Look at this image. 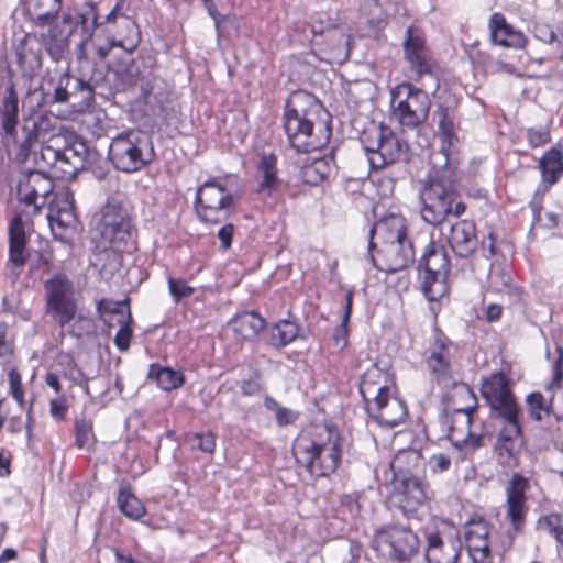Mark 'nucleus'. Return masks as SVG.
<instances>
[{
  "instance_id": "nucleus-1",
  "label": "nucleus",
  "mask_w": 563,
  "mask_h": 563,
  "mask_svg": "<svg viewBox=\"0 0 563 563\" xmlns=\"http://www.w3.org/2000/svg\"><path fill=\"white\" fill-rule=\"evenodd\" d=\"M321 111V103L306 91H295L287 99L284 129L291 147L298 153L319 150L328 142L331 131L318 122Z\"/></svg>"
},
{
  "instance_id": "nucleus-2",
  "label": "nucleus",
  "mask_w": 563,
  "mask_h": 563,
  "mask_svg": "<svg viewBox=\"0 0 563 563\" xmlns=\"http://www.w3.org/2000/svg\"><path fill=\"white\" fill-rule=\"evenodd\" d=\"M432 163L433 170L421 181L419 189L420 214L426 223L439 227L451 214L462 216L466 206L459 200L456 165Z\"/></svg>"
},
{
  "instance_id": "nucleus-3",
  "label": "nucleus",
  "mask_w": 563,
  "mask_h": 563,
  "mask_svg": "<svg viewBox=\"0 0 563 563\" xmlns=\"http://www.w3.org/2000/svg\"><path fill=\"white\" fill-rule=\"evenodd\" d=\"M390 490L387 503L406 517H413L429 498V485L421 476V456L415 451L398 452L389 464Z\"/></svg>"
},
{
  "instance_id": "nucleus-4",
  "label": "nucleus",
  "mask_w": 563,
  "mask_h": 563,
  "mask_svg": "<svg viewBox=\"0 0 563 563\" xmlns=\"http://www.w3.org/2000/svg\"><path fill=\"white\" fill-rule=\"evenodd\" d=\"M96 230L102 243L111 246L102 255L112 262L113 269L118 268L123 250L133 245L135 234L131 208L123 195L108 198L98 214Z\"/></svg>"
},
{
  "instance_id": "nucleus-5",
  "label": "nucleus",
  "mask_w": 563,
  "mask_h": 563,
  "mask_svg": "<svg viewBox=\"0 0 563 563\" xmlns=\"http://www.w3.org/2000/svg\"><path fill=\"white\" fill-rule=\"evenodd\" d=\"M123 1L117 2L114 8L107 14L106 22L115 24L122 29L124 34L110 35L104 30H92L88 37L79 44L78 58L91 60L92 63L104 60L114 46L122 47L126 52H133L141 42V32L134 20L122 12Z\"/></svg>"
},
{
  "instance_id": "nucleus-6",
  "label": "nucleus",
  "mask_w": 563,
  "mask_h": 563,
  "mask_svg": "<svg viewBox=\"0 0 563 563\" xmlns=\"http://www.w3.org/2000/svg\"><path fill=\"white\" fill-rule=\"evenodd\" d=\"M461 398L466 401L463 407L453 408L449 415L444 411L440 416V422L446 430V437L454 448L459 450L474 451L482 446V433L475 426L477 411V398L473 390L464 383L454 384L453 399ZM455 404L456 400H453Z\"/></svg>"
},
{
  "instance_id": "nucleus-7",
  "label": "nucleus",
  "mask_w": 563,
  "mask_h": 563,
  "mask_svg": "<svg viewBox=\"0 0 563 563\" xmlns=\"http://www.w3.org/2000/svg\"><path fill=\"white\" fill-rule=\"evenodd\" d=\"M151 140L140 130L129 129L112 137L108 157L113 166L123 173H135L147 166L154 158Z\"/></svg>"
},
{
  "instance_id": "nucleus-8",
  "label": "nucleus",
  "mask_w": 563,
  "mask_h": 563,
  "mask_svg": "<svg viewBox=\"0 0 563 563\" xmlns=\"http://www.w3.org/2000/svg\"><path fill=\"white\" fill-rule=\"evenodd\" d=\"M118 78L124 87H140V97L144 104L148 107L150 115H162L165 97L159 85L161 80L153 74L152 57H139L131 60L118 70Z\"/></svg>"
},
{
  "instance_id": "nucleus-9",
  "label": "nucleus",
  "mask_w": 563,
  "mask_h": 563,
  "mask_svg": "<svg viewBox=\"0 0 563 563\" xmlns=\"http://www.w3.org/2000/svg\"><path fill=\"white\" fill-rule=\"evenodd\" d=\"M431 100L426 91L409 82H401L390 90L391 118L402 129H416L430 113Z\"/></svg>"
},
{
  "instance_id": "nucleus-10",
  "label": "nucleus",
  "mask_w": 563,
  "mask_h": 563,
  "mask_svg": "<svg viewBox=\"0 0 563 563\" xmlns=\"http://www.w3.org/2000/svg\"><path fill=\"white\" fill-rule=\"evenodd\" d=\"M325 440L309 441L305 444L301 440L298 444L297 462L316 477L329 476L339 467L341 450L339 434L324 429Z\"/></svg>"
},
{
  "instance_id": "nucleus-11",
  "label": "nucleus",
  "mask_w": 563,
  "mask_h": 563,
  "mask_svg": "<svg viewBox=\"0 0 563 563\" xmlns=\"http://www.w3.org/2000/svg\"><path fill=\"white\" fill-rule=\"evenodd\" d=\"M373 549L393 562L411 561L420 550V540L411 528L398 525H383L374 531Z\"/></svg>"
},
{
  "instance_id": "nucleus-12",
  "label": "nucleus",
  "mask_w": 563,
  "mask_h": 563,
  "mask_svg": "<svg viewBox=\"0 0 563 563\" xmlns=\"http://www.w3.org/2000/svg\"><path fill=\"white\" fill-rule=\"evenodd\" d=\"M419 279L428 300L441 298L446 289V278L450 273V258L445 246L431 241L426 247L419 262Z\"/></svg>"
},
{
  "instance_id": "nucleus-13",
  "label": "nucleus",
  "mask_w": 563,
  "mask_h": 563,
  "mask_svg": "<svg viewBox=\"0 0 563 563\" xmlns=\"http://www.w3.org/2000/svg\"><path fill=\"white\" fill-rule=\"evenodd\" d=\"M361 142L374 169L408 161V144L386 128L379 126L365 132Z\"/></svg>"
},
{
  "instance_id": "nucleus-14",
  "label": "nucleus",
  "mask_w": 563,
  "mask_h": 563,
  "mask_svg": "<svg viewBox=\"0 0 563 563\" xmlns=\"http://www.w3.org/2000/svg\"><path fill=\"white\" fill-rule=\"evenodd\" d=\"M46 312L60 327L68 324L77 313L76 291L64 274H56L44 283Z\"/></svg>"
},
{
  "instance_id": "nucleus-15",
  "label": "nucleus",
  "mask_w": 563,
  "mask_h": 563,
  "mask_svg": "<svg viewBox=\"0 0 563 563\" xmlns=\"http://www.w3.org/2000/svg\"><path fill=\"white\" fill-rule=\"evenodd\" d=\"M445 523L431 518L423 528L427 540L424 556L428 563H456L462 551V540L457 532L446 531Z\"/></svg>"
},
{
  "instance_id": "nucleus-16",
  "label": "nucleus",
  "mask_w": 563,
  "mask_h": 563,
  "mask_svg": "<svg viewBox=\"0 0 563 563\" xmlns=\"http://www.w3.org/2000/svg\"><path fill=\"white\" fill-rule=\"evenodd\" d=\"M234 205V198L216 180L203 183L196 194V210L203 222L218 223L224 220Z\"/></svg>"
},
{
  "instance_id": "nucleus-17",
  "label": "nucleus",
  "mask_w": 563,
  "mask_h": 563,
  "mask_svg": "<svg viewBox=\"0 0 563 563\" xmlns=\"http://www.w3.org/2000/svg\"><path fill=\"white\" fill-rule=\"evenodd\" d=\"M27 220L21 213L14 214L8 225V260L5 263V277L12 283H16L30 257L27 250Z\"/></svg>"
},
{
  "instance_id": "nucleus-18",
  "label": "nucleus",
  "mask_w": 563,
  "mask_h": 563,
  "mask_svg": "<svg viewBox=\"0 0 563 563\" xmlns=\"http://www.w3.org/2000/svg\"><path fill=\"white\" fill-rule=\"evenodd\" d=\"M481 394L499 417L519 415V407L510 389V380L505 373H492L488 377L484 378Z\"/></svg>"
},
{
  "instance_id": "nucleus-19",
  "label": "nucleus",
  "mask_w": 563,
  "mask_h": 563,
  "mask_svg": "<svg viewBox=\"0 0 563 563\" xmlns=\"http://www.w3.org/2000/svg\"><path fill=\"white\" fill-rule=\"evenodd\" d=\"M434 117L438 119L441 148L438 153H433L431 159L432 162H441L445 165H456L454 146L459 142L457 131L461 125L459 113L454 107L441 103L434 111Z\"/></svg>"
},
{
  "instance_id": "nucleus-20",
  "label": "nucleus",
  "mask_w": 563,
  "mask_h": 563,
  "mask_svg": "<svg viewBox=\"0 0 563 563\" xmlns=\"http://www.w3.org/2000/svg\"><path fill=\"white\" fill-rule=\"evenodd\" d=\"M13 62L27 79L36 77L43 67L42 36L26 33L12 43Z\"/></svg>"
},
{
  "instance_id": "nucleus-21",
  "label": "nucleus",
  "mask_w": 563,
  "mask_h": 563,
  "mask_svg": "<svg viewBox=\"0 0 563 563\" xmlns=\"http://www.w3.org/2000/svg\"><path fill=\"white\" fill-rule=\"evenodd\" d=\"M455 351V344L440 330H435L433 341L428 347L426 365L437 383H444L450 379Z\"/></svg>"
},
{
  "instance_id": "nucleus-22",
  "label": "nucleus",
  "mask_w": 563,
  "mask_h": 563,
  "mask_svg": "<svg viewBox=\"0 0 563 563\" xmlns=\"http://www.w3.org/2000/svg\"><path fill=\"white\" fill-rule=\"evenodd\" d=\"M366 410L380 426L394 428L405 421L407 408L404 401L390 397L389 388L384 385L378 387L372 402H367Z\"/></svg>"
},
{
  "instance_id": "nucleus-23",
  "label": "nucleus",
  "mask_w": 563,
  "mask_h": 563,
  "mask_svg": "<svg viewBox=\"0 0 563 563\" xmlns=\"http://www.w3.org/2000/svg\"><path fill=\"white\" fill-rule=\"evenodd\" d=\"M47 220L56 240L66 242L65 232L74 230L77 217L74 208V197L70 191L57 192L49 202Z\"/></svg>"
},
{
  "instance_id": "nucleus-24",
  "label": "nucleus",
  "mask_w": 563,
  "mask_h": 563,
  "mask_svg": "<svg viewBox=\"0 0 563 563\" xmlns=\"http://www.w3.org/2000/svg\"><path fill=\"white\" fill-rule=\"evenodd\" d=\"M402 45L411 78L417 80L423 75L431 74L432 59L426 47L424 38L418 29L413 26L407 27Z\"/></svg>"
},
{
  "instance_id": "nucleus-25",
  "label": "nucleus",
  "mask_w": 563,
  "mask_h": 563,
  "mask_svg": "<svg viewBox=\"0 0 563 563\" xmlns=\"http://www.w3.org/2000/svg\"><path fill=\"white\" fill-rule=\"evenodd\" d=\"M374 266L387 273H396L413 262L415 251L409 239L383 243L375 256L369 252Z\"/></svg>"
},
{
  "instance_id": "nucleus-26",
  "label": "nucleus",
  "mask_w": 563,
  "mask_h": 563,
  "mask_svg": "<svg viewBox=\"0 0 563 563\" xmlns=\"http://www.w3.org/2000/svg\"><path fill=\"white\" fill-rule=\"evenodd\" d=\"M489 531V523L483 518L467 522L465 540L473 563H492Z\"/></svg>"
},
{
  "instance_id": "nucleus-27",
  "label": "nucleus",
  "mask_w": 563,
  "mask_h": 563,
  "mask_svg": "<svg viewBox=\"0 0 563 563\" xmlns=\"http://www.w3.org/2000/svg\"><path fill=\"white\" fill-rule=\"evenodd\" d=\"M446 241L456 256L468 258L478 246L475 223L468 220L452 223Z\"/></svg>"
},
{
  "instance_id": "nucleus-28",
  "label": "nucleus",
  "mask_w": 563,
  "mask_h": 563,
  "mask_svg": "<svg viewBox=\"0 0 563 563\" xmlns=\"http://www.w3.org/2000/svg\"><path fill=\"white\" fill-rule=\"evenodd\" d=\"M101 318L108 327H112L114 323L120 325L114 336V343L120 351H126L132 338V329L130 327L132 317L129 306L124 302H115L110 309L101 312Z\"/></svg>"
},
{
  "instance_id": "nucleus-29",
  "label": "nucleus",
  "mask_w": 563,
  "mask_h": 563,
  "mask_svg": "<svg viewBox=\"0 0 563 563\" xmlns=\"http://www.w3.org/2000/svg\"><path fill=\"white\" fill-rule=\"evenodd\" d=\"M256 192L264 197H274L282 187L278 177L277 157L273 153L262 154L256 166Z\"/></svg>"
},
{
  "instance_id": "nucleus-30",
  "label": "nucleus",
  "mask_w": 563,
  "mask_h": 563,
  "mask_svg": "<svg viewBox=\"0 0 563 563\" xmlns=\"http://www.w3.org/2000/svg\"><path fill=\"white\" fill-rule=\"evenodd\" d=\"M62 5V0H23L22 10L33 25L45 27L55 22Z\"/></svg>"
},
{
  "instance_id": "nucleus-31",
  "label": "nucleus",
  "mask_w": 563,
  "mask_h": 563,
  "mask_svg": "<svg viewBox=\"0 0 563 563\" xmlns=\"http://www.w3.org/2000/svg\"><path fill=\"white\" fill-rule=\"evenodd\" d=\"M489 31L490 40L496 45L523 48L527 44L526 35L507 23L506 18L501 13L496 12L492 14L489 19Z\"/></svg>"
},
{
  "instance_id": "nucleus-32",
  "label": "nucleus",
  "mask_w": 563,
  "mask_h": 563,
  "mask_svg": "<svg viewBox=\"0 0 563 563\" xmlns=\"http://www.w3.org/2000/svg\"><path fill=\"white\" fill-rule=\"evenodd\" d=\"M487 284L492 291L508 296L512 302H518L522 298L523 290L515 283L512 271L507 266L492 264Z\"/></svg>"
},
{
  "instance_id": "nucleus-33",
  "label": "nucleus",
  "mask_w": 563,
  "mask_h": 563,
  "mask_svg": "<svg viewBox=\"0 0 563 563\" xmlns=\"http://www.w3.org/2000/svg\"><path fill=\"white\" fill-rule=\"evenodd\" d=\"M369 252L376 247V243L373 241L375 235H379L383 239V243L399 242L407 240V229L405 219L401 217L391 216L376 222L369 230Z\"/></svg>"
},
{
  "instance_id": "nucleus-34",
  "label": "nucleus",
  "mask_w": 563,
  "mask_h": 563,
  "mask_svg": "<svg viewBox=\"0 0 563 563\" xmlns=\"http://www.w3.org/2000/svg\"><path fill=\"white\" fill-rule=\"evenodd\" d=\"M71 33L73 29L65 32L55 25L51 26L46 33L38 34V36H42V48L45 47L52 60L58 63L67 59Z\"/></svg>"
},
{
  "instance_id": "nucleus-35",
  "label": "nucleus",
  "mask_w": 563,
  "mask_h": 563,
  "mask_svg": "<svg viewBox=\"0 0 563 563\" xmlns=\"http://www.w3.org/2000/svg\"><path fill=\"white\" fill-rule=\"evenodd\" d=\"M18 114L19 98L14 82L12 79H9L3 99L0 103V117L2 129L10 136H14L16 133Z\"/></svg>"
},
{
  "instance_id": "nucleus-36",
  "label": "nucleus",
  "mask_w": 563,
  "mask_h": 563,
  "mask_svg": "<svg viewBox=\"0 0 563 563\" xmlns=\"http://www.w3.org/2000/svg\"><path fill=\"white\" fill-rule=\"evenodd\" d=\"M74 87L81 93V102L89 103L93 99V88L92 86L82 78L74 77L68 74H64L59 80L57 86L54 89V101L55 102H68L71 97V91L69 88Z\"/></svg>"
},
{
  "instance_id": "nucleus-37",
  "label": "nucleus",
  "mask_w": 563,
  "mask_h": 563,
  "mask_svg": "<svg viewBox=\"0 0 563 563\" xmlns=\"http://www.w3.org/2000/svg\"><path fill=\"white\" fill-rule=\"evenodd\" d=\"M265 320L256 311H243L232 320L234 331L246 340L255 339L265 328Z\"/></svg>"
},
{
  "instance_id": "nucleus-38",
  "label": "nucleus",
  "mask_w": 563,
  "mask_h": 563,
  "mask_svg": "<svg viewBox=\"0 0 563 563\" xmlns=\"http://www.w3.org/2000/svg\"><path fill=\"white\" fill-rule=\"evenodd\" d=\"M501 418L504 419V426L498 434V448L507 454L508 459H511L521 434L519 415Z\"/></svg>"
},
{
  "instance_id": "nucleus-39",
  "label": "nucleus",
  "mask_w": 563,
  "mask_h": 563,
  "mask_svg": "<svg viewBox=\"0 0 563 563\" xmlns=\"http://www.w3.org/2000/svg\"><path fill=\"white\" fill-rule=\"evenodd\" d=\"M147 376L155 379L157 386L166 391L179 388L185 382L184 374L180 371L162 367L158 364L150 365Z\"/></svg>"
},
{
  "instance_id": "nucleus-40",
  "label": "nucleus",
  "mask_w": 563,
  "mask_h": 563,
  "mask_svg": "<svg viewBox=\"0 0 563 563\" xmlns=\"http://www.w3.org/2000/svg\"><path fill=\"white\" fill-rule=\"evenodd\" d=\"M540 169L542 178L550 186L558 183L563 174V155L560 150L551 148L541 157Z\"/></svg>"
},
{
  "instance_id": "nucleus-41",
  "label": "nucleus",
  "mask_w": 563,
  "mask_h": 563,
  "mask_svg": "<svg viewBox=\"0 0 563 563\" xmlns=\"http://www.w3.org/2000/svg\"><path fill=\"white\" fill-rule=\"evenodd\" d=\"M117 501L121 512L130 519L137 520L146 512L144 505L131 492L129 485L120 486Z\"/></svg>"
},
{
  "instance_id": "nucleus-42",
  "label": "nucleus",
  "mask_w": 563,
  "mask_h": 563,
  "mask_svg": "<svg viewBox=\"0 0 563 563\" xmlns=\"http://www.w3.org/2000/svg\"><path fill=\"white\" fill-rule=\"evenodd\" d=\"M334 168L333 157H320L313 159L302 168V175L307 183L317 185L330 177Z\"/></svg>"
},
{
  "instance_id": "nucleus-43",
  "label": "nucleus",
  "mask_w": 563,
  "mask_h": 563,
  "mask_svg": "<svg viewBox=\"0 0 563 563\" xmlns=\"http://www.w3.org/2000/svg\"><path fill=\"white\" fill-rule=\"evenodd\" d=\"M299 328L295 322L280 320L271 329L269 342L274 347H284L298 336Z\"/></svg>"
},
{
  "instance_id": "nucleus-44",
  "label": "nucleus",
  "mask_w": 563,
  "mask_h": 563,
  "mask_svg": "<svg viewBox=\"0 0 563 563\" xmlns=\"http://www.w3.org/2000/svg\"><path fill=\"white\" fill-rule=\"evenodd\" d=\"M329 52L331 57L336 60H344L349 57V40L350 36L346 35L341 29L334 27L328 30L327 34Z\"/></svg>"
},
{
  "instance_id": "nucleus-45",
  "label": "nucleus",
  "mask_w": 563,
  "mask_h": 563,
  "mask_svg": "<svg viewBox=\"0 0 563 563\" xmlns=\"http://www.w3.org/2000/svg\"><path fill=\"white\" fill-rule=\"evenodd\" d=\"M361 497L362 493L360 492L341 495L336 508L338 515L344 520H354L358 518L362 511V505L360 503Z\"/></svg>"
},
{
  "instance_id": "nucleus-46",
  "label": "nucleus",
  "mask_w": 563,
  "mask_h": 563,
  "mask_svg": "<svg viewBox=\"0 0 563 563\" xmlns=\"http://www.w3.org/2000/svg\"><path fill=\"white\" fill-rule=\"evenodd\" d=\"M22 135L23 140L21 141L19 152L16 154L19 162H25L30 151L31 146L35 141H37L38 137V124L37 121L34 118H27L24 120L23 126H22Z\"/></svg>"
},
{
  "instance_id": "nucleus-47",
  "label": "nucleus",
  "mask_w": 563,
  "mask_h": 563,
  "mask_svg": "<svg viewBox=\"0 0 563 563\" xmlns=\"http://www.w3.org/2000/svg\"><path fill=\"white\" fill-rule=\"evenodd\" d=\"M185 441L192 450H199L207 454H213L216 450V434L211 431L187 433Z\"/></svg>"
},
{
  "instance_id": "nucleus-48",
  "label": "nucleus",
  "mask_w": 563,
  "mask_h": 563,
  "mask_svg": "<svg viewBox=\"0 0 563 563\" xmlns=\"http://www.w3.org/2000/svg\"><path fill=\"white\" fill-rule=\"evenodd\" d=\"M384 376L378 367L373 366L362 377L360 385V393L365 402H372V399L376 396L378 387H375V378Z\"/></svg>"
},
{
  "instance_id": "nucleus-49",
  "label": "nucleus",
  "mask_w": 563,
  "mask_h": 563,
  "mask_svg": "<svg viewBox=\"0 0 563 563\" xmlns=\"http://www.w3.org/2000/svg\"><path fill=\"white\" fill-rule=\"evenodd\" d=\"M527 514L525 501L507 500V518L510 520L512 529L516 532L521 531Z\"/></svg>"
},
{
  "instance_id": "nucleus-50",
  "label": "nucleus",
  "mask_w": 563,
  "mask_h": 563,
  "mask_svg": "<svg viewBox=\"0 0 563 563\" xmlns=\"http://www.w3.org/2000/svg\"><path fill=\"white\" fill-rule=\"evenodd\" d=\"M75 444L77 448L82 449L88 446L95 439L92 431V422L86 418H77L75 421Z\"/></svg>"
},
{
  "instance_id": "nucleus-51",
  "label": "nucleus",
  "mask_w": 563,
  "mask_h": 563,
  "mask_svg": "<svg viewBox=\"0 0 563 563\" xmlns=\"http://www.w3.org/2000/svg\"><path fill=\"white\" fill-rule=\"evenodd\" d=\"M528 489V481L520 474L515 473L506 489L507 500L526 501L525 493Z\"/></svg>"
},
{
  "instance_id": "nucleus-52",
  "label": "nucleus",
  "mask_w": 563,
  "mask_h": 563,
  "mask_svg": "<svg viewBox=\"0 0 563 563\" xmlns=\"http://www.w3.org/2000/svg\"><path fill=\"white\" fill-rule=\"evenodd\" d=\"M529 415L537 421H540L543 415H550V407L544 405V398L541 393H532L527 396Z\"/></svg>"
},
{
  "instance_id": "nucleus-53",
  "label": "nucleus",
  "mask_w": 563,
  "mask_h": 563,
  "mask_svg": "<svg viewBox=\"0 0 563 563\" xmlns=\"http://www.w3.org/2000/svg\"><path fill=\"white\" fill-rule=\"evenodd\" d=\"M78 23L82 25L85 32L99 30L102 23H99L97 8L92 3H88L82 12L78 14Z\"/></svg>"
},
{
  "instance_id": "nucleus-54",
  "label": "nucleus",
  "mask_w": 563,
  "mask_h": 563,
  "mask_svg": "<svg viewBox=\"0 0 563 563\" xmlns=\"http://www.w3.org/2000/svg\"><path fill=\"white\" fill-rule=\"evenodd\" d=\"M168 288L175 302H179L181 299L191 296L195 291V288L188 286L183 279H176L173 277L168 278Z\"/></svg>"
},
{
  "instance_id": "nucleus-55",
  "label": "nucleus",
  "mask_w": 563,
  "mask_h": 563,
  "mask_svg": "<svg viewBox=\"0 0 563 563\" xmlns=\"http://www.w3.org/2000/svg\"><path fill=\"white\" fill-rule=\"evenodd\" d=\"M484 70L492 75L505 73L514 76H520L512 64L490 57H487V60L484 64Z\"/></svg>"
},
{
  "instance_id": "nucleus-56",
  "label": "nucleus",
  "mask_w": 563,
  "mask_h": 563,
  "mask_svg": "<svg viewBox=\"0 0 563 563\" xmlns=\"http://www.w3.org/2000/svg\"><path fill=\"white\" fill-rule=\"evenodd\" d=\"M10 393L12 397L19 402L20 406L24 401V393L22 388L21 375L16 368L10 369L9 374Z\"/></svg>"
},
{
  "instance_id": "nucleus-57",
  "label": "nucleus",
  "mask_w": 563,
  "mask_h": 563,
  "mask_svg": "<svg viewBox=\"0 0 563 563\" xmlns=\"http://www.w3.org/2000/svg\"><path fill=\"white\" fill-rule=\"evenodd\" d=\"M532 33H533V36L538 41L543 42L545 44H552L553 42L556 41L555 32L547 23H542V22L534 23Z\"/></svg>"
},
{
  "instance_id": "nucleus-58",
  "label": "nucleus",
  "mask_w": 563,
  "mask_h": 563,
  "mask_svg": "<svg viewBox=\"0 0 563 563\" xmlns=\"http://www.w3.org/2000/svg\"><path fill=\"white\" fill-rule=\"evenodd\" d=\"M67 411L68 404L64 395H59L58 397L51 399L49 413L55 420H65Z\"/></svg>"
},
{
  "instance_id": "nucleus-59",
  "label": "nucleus",
  "mask_w": 563,
  "mask_h": 563,
  "mask_svg": "<svg viewBox=\"0 0 563 563\" xmlns=\"http://www.w3.org/2000/svg\"><path fill=\"white\" fill-rule=\"evenodd\" d=\"M18 192L20 196V200L23 201L27 206H34L35 209H38L37 198L38 191L35 186L30 185V180L26 184H20L18 187Z\"/></svg>"
},
{
  "instance_id": "nucleus-60",
  "label": "nucleus",
  "mask_w": 563,
  "mask_h": 563,
  "mask_svg": "<svg viewBox=\"0 0 563 563\" xmlns=\"http://www.w3.org/2000/svg\"><path fill=\"white\" fill-rule=\"evenodd\" d=\"M527 140L532 147H538L550 142V133L545 129H528Z\"/></svg>"
},
{
  "instance_id": "nucleus-61",
  "label": "nucleus",
  "mask_w": 563,
  "mask_h": 563,
  "mask_svg": "<svg viewBox=\"0 0 563 563\" xmlns=\"http://www.w3.org/2000/svg\"><path fill=\"white\" fill-rule=\"evenodd\" d=\"M556 351L559 355L552 368L553 379L552 383L550 384L551 388L559 387L563 379V349L559 346Z\"/></svg>"
},
{
  "instance_id": "nucleus-62",
  "label": "nucleus",
  "mask_w": 563,
  "mask_h": 563,
  "mask_svg": "<svg viewBox=\"0 0 563 563\" xmlns=\"http://www.w3.org/2000/svg\"><path fill=\"white\" fill-rule=\"evenodd\" d=\"M65 376L76 385L85 384V374L71 358H68V369L66 371Z\"/></svg>"
},
{
  "instance_id": "nucleus-63",
  "label": "nucleus",
  "mask_w": 563,
  "mask_h": 563,
  "mask_svg": "<svg viewBox=\"0 0 563 563\" xmlns=\"http://www.w3.org/2000/svg\"><path fill=\"white\" fill-rule=\"evenodd\" d=\"M275 418L279 427H285L294 423L298 418V413L288 408L282 407L280 409H278V412L275 415Z\"/></svg>"
},
{
  "instance_id": "nucleus-64",
  "label": "nucleus",
  "mask_w": 563,
  "mask_h": 563,
  "mask_svg": "<svg viewBox=\"0 0 563 563\" xmlns=\"http://www.w3.org/2000/svg\"><path fill=\"white\" fill-rule=\"evenodd\" d=\"M430 465L433 470V472H445L450 468L451 460L445 454H434L430 459Z\"/></svg>"
}]
</instances>
